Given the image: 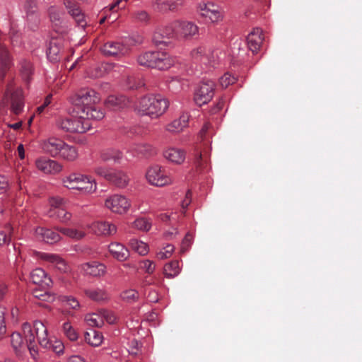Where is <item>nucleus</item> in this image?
I'll return each mask as SVG.
<instances>
[{"label": "nucleus", "instance_id": "f704fd0d", "mask_svg": "<svg viewBox=\"0 0 362 362\" xmlns=\"http://www.w3.org/2000/svg\"><path fill=\"white\" fill-rule=\"evenodd\" d=\"M109 181L112 182L117 187L124 188L127 186L129 178L124 172L116 171L112 173Z\"/></svg>", "mask_w": 362, "mask_h": 362}, {"label": "nucleus", "instance_id": "de8ad7c7", "mask_svg": "<svg viewBox=\"0 0 362 362\" xmlns=\"http://www.w3.org/2000/svg\"><path fill=\"white\" fill-rule=\"evenodd\" d=\"M62 301L64 303L65 306L74 310H78L81 308V305L78 299L72 296H63L62 297Z\"/></svg>", "mask_w": 362, "mask_h": 362}, {"label": "nucleus", "instance_id": "dca6fc26", "mask_svg": "<svg viewBox=\"0 0 362 362\" xmlns=\"http://www.w3.org/2000/svg\"><path fill=\"white\" fill-rule=\"evenodd\" d=\"M36 168L45 174H55L59 173L62 166L56 160L47 158H40L35 160Z\"/></svg>", "mask_w": 362, "mask_h": 362}, {"label": "nucleus", "instance_id": "338daca9", "mask_svg": "<svg viewBox=\"0 0 362 362\" xmlns=\"http://www.w3.org/2000/svg\"><path fill=\"white\" fill-rule=\"evenodd\" d=\"M194 237L190 233H187L182 242V249H187L192 246Z\"/></svg>", "mask_w": 362, "mask_h": 362}, {"label": "nucleus", "instance_id": "6ab92c4d", "mask_svg": "<svg viewBox=\"0 0 362 362\" xmlns=\"http://www.w3.org/2000/svg\"><path fill=\"white\" fill-rule=\"evenodd\" d=\"M163 157L170 163L182 164L185 160L186 153L184 150L177 147H168L163 152Z\"/></svg>", "mask_w": 362, "mask_h": 362}, {"label": "nucleus", "instance_id": "79ce46f5", "mask_svg": "<svg viewBox=\"0 0 362 362\" xmlns=\"http://www.w3.org/2000/svg\"><path fill=\"white\" fill-rule=\"evenodd\" d=\"M206 54V48L204 46H198L191 50L190 57L193 60L204 64Z\"/></svg>", "mask_w": 362, "mask_h": 362}, {"label": "nucleus", "instance_id": "5fc2aeb1", "mask_svg": "<svg viewBox=\"0 0 362 362\" xmlns=\"http://www.w3.org/2000/svg\"><path fill=\"white\" fill-rule=\"evenodd\" d=\"M94 173L100 177H105L107 180H110L112 173L108 168L103 165L95 166L94 168Z\"/></svg>", "mask_w": 362, "mask_h": 362}, {"label": "nucleus", "instance_id": "423d86ee", "mask_svg": "<svg viewBox=\"0 0 362 362\" xmlns=\"http://www.w3.org/2000/svg\"><path fill=\"white\" fill-rule=\"evenodd\" d=\"M69 100L78 113L84 114L86 110L98 103L100 98L94 90L85 88L71 95Z\"/></svg>", "mask_w": 362, "mask_h": 362}, {"label": "nucleus", "instance_id": "393cba45", "mask_svg": "<svg viewBox=\"0 0 362 362\" xmlns=\"http://www.w3.org/2000/svg\"><path fill=\"white\" fill-rule=\"evenodd\" d=\"M262 31L259 28H255L250 32L247 37V46L253 53H257L263 42Z\"/></svg>", "mask_w": 362, "mask_h": 362}, {"label": "nucleus", "instance_id": "e2e57ef3", "mask_svg": "<svg viewBox=\"0 0 362 362\" xmlns=\"http://www.w3.org/2000/svg\"><path fill=\"white\" fill-rule=\"evenodd\" d=\"M10 37L13 45H19L21 44L20 35L18 31H16L14 28L11 25L9 30Z\"/></svg>", "mask_w": 362, "mask_h": 362}, {"label": "nucleus", "instance_id": "680f3d73", "mask_svg": "<svg viewBox=\"0 0 362 362\" xmlns=\"http://www.w3.org/2000/svg\"><path fill=\"white\" fill-rule=\"evenodd\" d=\"M141 268L149 274H151L155 271L156 266L154 263L148 259H146L141 262Z\"/></svg>", "mask_w": 362, "mask_h": 362}, {"label": "nucleus", "instance_id": "7c9ffc66", "mask_svg": "<svg viewBox=\"0 0 362 362\" xmlns=\"http://www.w3.org/2000/svg\"><path fill=\"white\" fill-rule=\"evenodd\" d=\"M100 159L104 162L114 161L115 163H122L123 159L122 153L115 148H107L101 151Z\"/></svg>", "mask_w": 362, "mask_h": 362}, {"label": "nucleus", "instance_id": "4468645a", "mask_svg": "<svg viewBox=\"0 0 362 362\" xmlns=\"http://www.w3.org/2000/svg\"><path fill=\"white\" fill-rule=\"evenodd\" d=\"M105 206L113 213L122 214L128 211L131 206V203L125 196L115 194L108 196L105 199Z\"/></svg>", "mask_w": 362, "mask_h": 362}, {"label": "nucleus", "instance_id": "2eb2a0df", "mask_svg": "<svg viewBox=\"0 0 362 362\" xmlns=\"http://www.w3.org/2000/svg\"><path fill=\"white\" fill-rule=\"evenodd\" d=\"M36 256L50 263L61 273H68L71 271L70 267L66 262L57 254L37 252H36Z\"/></svg>", "mask_w": 362, "mask_h": 362}, {"label": "nucleus", "instance_id": "052dcab7", "mask_svg": "<svg viewBox=\"0 0 362 362\" xmlns=\"http://www.w3.org/2000/svg\"><path fill=\"white\" fill-rule=\"evenodd\" d=\"M5 313L6 308L0 307V338H1L6 332Z\"/></svg>", "mask_w": 362, "mask_h": 362}, {"label": "nucleus", "instance_id": "4d7b16f0", "mask_svg": "<svg viewBox=\"0 0 362 362\" xmlns=\"http://www.w3.org/2000/svg\"><path fill=\"white\" fill-rule=\"evenodd\" d=\"M129 246L130 249H148L149 248V245L137 238H132L129 242Z\"/></svg>", "mask_w": 362, "mask_h": 362}, {"label": "nucleus", "instance_id": "bb28decb", "mask_svg": "<svg viewBox=\"0 0 362 362\" xmlns=\"http://www.w3.org/2000/svg\"><path fill=\"white\" fill-rule=\"evenodd\" d=\"M86 296L90 300L99 303L106 302L110 299V296L105 289L100 288H88L84 291Z\"/></svg>", "mask_w": 362, "mask_h": 362}, {"label": "nucleus", "instance_id": "c756f323", "mask_svg": "<svg viewBox=\"0 0 362 362\" xmlns=\"http://www.w3.org/2000/svg\"><path fill=\"white\" fill-rule=\"evenodd\" d=\"M105 103L108 107L117 110L127 106L129 104V100L124 95H110Z\"/></svg>", "mask_w": 362, "mask_h": 362}, {"label": "nucleus", "instance_id": "a211bd4d", "mask_svg": "<svg viewBox=\"0 0 362 362\" xmlns=\"http://www.w3.org/2000/svg\"><path fill=\"white\" fill-rule=\"evenodd\" d=\"M64 5L68 13L74 18L77 25L82 28L86 25L84 13L76 2L66 0Z\"/></svg>", "mask_w": 362, "mask_h": 362}, {"label": "nucleus", "instance_id": "6e6552de", "mask_svg": "<svg viewBox=\"0 0 362 362\" xmlns=\"http://www.w3.org/2000/svg\"><path fill=\"white\" fill-rule=\"evenodd\" d=\"M34 330L36 334L37 342L40 346L52 350L57 354L64 352V344L59 340H52L48 337L47 328L43 322L39 320L34 322Z\"/></svg>", "mask_w": 362, "mask_h": 362}, {"label": "nucleus", "instance_id": "412c9836", "mask_svg": "<svg viewBox=\"0 0 362 362\" xmlns=\"http://www.w3.org/2000/svg\"><path fill=\"white\" fill-rule=\"evenodd\" d=\"M90 230L95 235H113L117 231L116 226L108 221H95L90 226Z\"/></svg>", "mask_w": 362, "mask_h": 362}, {"label": "nucleus", "instance_id": "c9c22d12", "mask_svg": "<svg viewBox=\"0 0 362 362\" xmlns=\"http://www.w3.org/2000/svg\"><path fill=\"white\" fill-rule=\"evenodd\" d=\"M85 321L90 327H100L104 325V317L101 310L97 313H88L85 316Z\"/></svg>", "mask_w": 362, "mask_h": 362}, {"label": "nucleus", "instance_id": "49530a36", "mask_svg": "<svg viewBox=\"0 0 362 362\" xmlns=\"http://www.w3.org/2000/svg\"><path fill=\"white\" fill-rule=\"evenodd\" d=\"M120 297L122 300L129 303H132L139 300V294L136 289L129 288L122 291Z\"/></svg>", "mask_w": 362, "mask_h": 362}, {"label": "nucleus", "instance_id": "603ef678", "mask_svg": "<svg viewBox=\"0 0 362 362\" xmlns=\"http://www.w3.org/2000/svg\"><path fill=\"white\" fill-rule=\"evenodd\" d=\"M235 81L236 78L229 73L224 74L219 78V83L223 88H226L228 86L233 84Z\"/></svg>", "mask_w": 362, "mask_h": 362}, {"label": "nucleus", "instance_id": "69168bd1", "mask_svg": "<svg viewBox=\"0 0 362 362\" xmlns=\"http://www.w3.org/2000/svg\"><path fill=\"white\" fill-rule=\"evenodd\" d=\"M156 284V278L154 276H146L142 280L141 287L142 289H144V292H146V288L147 286L151 285H155Z\"/></svg>", "mask_w": 362, "mask_h": 362}, {"label": "nucleus", "instance_id": "8fccbe9b", "mask_svg": "<svg viewBox=\"0 0 362 362\" xmlns=\"http://www.w3.org/2000/svg\"><path fill=\"white\" fill-rule=\"evenodd\" d=\"M66 201L60 197H52L49 199V209L47 211H54L58 209L63 208L66 204Z\"/></svg>", "mask_w": 362, "mask_h": 362}, {"label": "nucleus", "instance_id": "e433bc0d", "mask_svg": "<svg viewBox=\"0 0 362 362\" xmlns=\"http://www.w3.org/2000/svg\"><path fill=\"white\" fill-rule=\"evenodd\" d=\"M225 53L221 49L216 48L209 52L206 54V57L204 64H209L211 66H215L225 57Z\"/></svg>", "mask_w": 362, "mask_h": 362}, {"label": "nucleus", "instance_id": "c85d7f7f", "mask_svg": "<svg viewBox=\"0 0 362 362\" xmlns=\"http://www.w3.org/2000/svg\"><path fill=\"white\" fill-rule=\"evenodd\" d=\"M182 4V0H156L153 6L160 12H166L175 10Z\"/></svg>", "mask_w": 362, "mask_h": 362}, {"label": "nucleus", "instance_id": "58836bf2", "mask_svg": "<svg viewBox=\"0 0 362 362\" xmlns=\"http://www.w3.org/2000/svg\"><path fill=\"white\" fill-rule=\"evenodd\" d=\"M85 340L93 346H98L103 342V335L95 330H90L86 333Z\"/></svg>", "mask_w": 362, "mask_h": 362}, {"label": "nucleus", "instance_id": "1a4fd4ad", "mask_svg": "<svg viewBox=\"0 0 362 362\" xmlns=\"http://www.w3.org/2000/svg\"><path fill=\"white\" fill-rule=\"evenodd\" d=\"M197 10L202 18L212 24H218L224 18V11L212 1H200Z\"/></svg>", "mask_w": 362, "mask_h": 362}, {"label": "nucleus", "instance_id": "cd10ccee", "mask_svg": "<svg viewBox=\"0 0 362 362\" xmlns=\"http://www.w3.org/2000/svg\"><path fill=\"white\" fill-rule=\"evenodd\" d=\"M62 51L61 42L57 39H52L47 49V59L52 62L60 59V54Z\"/></svg>", "mask_w": 362, "mask_h": 362}, {"label": "nucleus", "instance_id": "f257e3e1", "mask_svg": "<svg viewBox=\"0 0 362 362\" xmlns=\"http://www.w3.org/2000/svg\"><path fill=\"white\" fill-rule=\"evenodd\" d=\"M170 105L169 100L160 94H146L138 99L134 106L136 115L156 119L163 115Z\"/></svg>", "mask_w": 362, "mask_h": 362}, {"label": "nucleus", "instance_id": "c03bdc74", "mask_svg": "<svg viewBox=\"0 0 362 362\" xmlns=\"http://www.w3.org/2000/svg\"><path fill=\"white\" fill-rule=\"evenodd\" d=\"M124 88L128 90H134L137 89L142 86H144L143 81L135 76H129L127 77L124 83Z\"/></svg>", "mask_w": 362, "mask_h": 362}, {"label": "nucleus", "instance_id": "ea45409f", "mask_svg": "<svg viewBox=\"0 0 362 362\" xmlns=\"http://www.w3.org/2000/svg\"><path fill=\"white\" fill-rule=\"evenodd\" d=\"M81 115H84L85 119H88L89 122L90 119L100 120L105 117L104 112L100 108H96L94 105L89 107L84 114Z\"/></svg>", "mask_w": 362, "mask_h": 362}, {"label": "nucleus", "instance_id": "4be33fe9", "mask_svg": "<svg viewBox=\"0 0 362 362\" xmlns=\"http://www.w3.org/2000/svg\"><path fill=\"white\" fill-rule=\"evenodd\" d=\"M153 151V147L151 145L146 143L136 144L132 145L129 150L127 151V153L129 156H125L126 160H130L135 156H147L151 153Z\"/></svg>", "mask_w": 362, "mask_h": 362}, {"label": "nucleus", "instance_id": "37998d69", "mask_svg": "<svg viewBox=\"0 0 362 362\" xmlns=\"http://www.w3.org/2000/svg\"><path fill=\"white\" fill-rule=\"evenodd\" d=\"M62 331L64 334L72 341H75L78 338V333L76 329L71 325V322H65L62 325Z\"/></svg>", "mask_w": 362, "mask_h": 362}, {"label": "nucleus", "instance_id": "20e7f679", "mask_svg": "<svg viewBox=\"0 0 362 362\" xmlns=\"http://www.w3.org/2000/svg\"><path fill=\"white\" fill-rule=\"evenodd\" d=\"M199 28L192 21H175L161 30L163 38L189 40L199 35Z\"/></svg>", "mask_w": 362, "mask_h": 362}, {"label": "nucleus", "instance_id": "bf43d9fd", "mask_svg": "<svg viewBox=\"0 0 362 362\" xmlns=\"http://www.w3.org/2000/svg\"><path fill=\"white\" fill-rule=\"evenodd\" d=\"M49 18L50 21L55 26H58L62 23L60 13L57 9L54 8H52L49 10Z\"/></svg>", "mask_w": 362, "mask_h": 362}, {"label": "nucleus", "instance_id": "2f4dec72", "mask_svg": "<svg viewBox=\"0 0 362 362\" xmlns=\"http://www.w3.org/2000/svg\"><path fill=\"white\" fill-rule=\"evenodd\" d=\"M45 214L48 217L57 220L62 223H67L72 218V214L69 211H67L64 207L62 209H58L54 211H47Z\"/></svg>", "mask_w": 362, "mask_h": 362}, {"label": "nucleus", "instance_id": "ddd939ff", "mask_svg": "<svg viewBox=\"0 0 362 362\" xmlns=\"http://www.w3.org/2000/svg\"><path fill=\"white\" fill-rule=\"evenodd\" d=\"M134 44V40L130 37H125L121 42H108L102 47L101 51L108 57H116L126 54L129 47Z\"/></svg>", "mask_w": 362, "mask_h": 362}, {"label": "nucleus", "instance_id": "4c0bfd02", "mask_svg": "<svg viewBox=\"0 0 362 362\" xmlns=\"http://www.w3.org/2000/svg\"><path fill=\"white\" fill-rule=\"evenodd\" d=\"M57 230L66 237L75 240H79L85 236L84 232L75 228L58 227Z\"/></svg>", "mask_w": 362, "mask_h": 362}, {"label": "nucleus", "instance_id": "0eeeda50", "mask_svg": "<svg viewBox=\"0 0 362 362\" xmlns=\"http://www.w3.org/2000/svg\"><path fill=\"white\" fill-rule=\"evenodd\" d=\"M56 126L64 132L82 134L91 128V123L81 114L78 117L59 118Z\"/></svg>", "mask_w": 362, "mask_h": 362}, {"label": "nucleus", "instance_id": "9d476101", "mask_svg": "<svg viewBox=\"0 0 362 362\" xmlns=\"http://www.w3.org/2000/svg\"><path fill=\"white\" fill-rule=\"evenodd\" d=\"M147 182L156 187H164L173 182L172 177L160 165H155L148 168L146 173Z\"/></svg>", "mask_w": 362, "mask_h": 362}, {"label": "nucleus", "instance_id": "5701e85b", "mask_svg": "<svg viewBox=\"0 0 362 362\" xmlns=\"http://www.w3.org/2000/svg\"><path fill=\"white\" fill-rule=\"evenodd\" d=\"M81 268L86 274L93 277L102 276L106 272L105 266L98 262L84 263L81 265Z\"/></svg>", "mask_w": 362, "mask_h": 362}, {"label": "nucleus", "instance_id": "473e14b6", "mask_svg": "<svg viewBox=\"0 0 362 362\" xmlns=\"http://www.w3.org/2000/svg\"><path fill=\"white\" fill-rule=\"evenodd\" d=\"M58 156L67 161H74L78 158V153L75 146L69 145L64 142V146L61 148L60 153H59Z\"/></svg>", "mask_w": 362, "mask_h": 362}, {"label": "nucleus", "instance_id": "a19ab883", "mask_svg": "<svg viewBox=\"0 0 362 362\" xmlns=\"http://www.w3.org/2000/svg\"><path fill=\"white\" fill-rule=\"evenodd\" d=\"M20 71L23 80L28 81L33 72L32 64L25 59L21 60L20 62Z\"/></svg>", "mask_w": 362, "mask_h": 362}, {"label": "nucleus", "instance_id": "f3484780", "mask_svg": "<svg viewBox=\"0 0 362 362\" xmlns=\"http://www.w3.org/2000/svg\"><path fill=\"white\" fill-rule=\"evenodd\" d=\"M64 141L60 139L52 137L44 140L41 143L42 148L44 152L49 154L52 157L58 156L61 148L64 146Z\"/></svg>", "mask_w": 362, "mask_h": 362}, {"label": "nucleus", "instance_id": "f03ea898", "mask_svg": "<svg viewBox=\"0 0 362 362\" xmlns=\"http://www.w3.org/2000/svg\"><path fill=\"white\" fill-rule=\"evenodd\" d=\"M22 332L25 343L19 332H13L11 336V343L13 349L18 353L27 348L32 357L36 358L38 355V347L35 341L37 337L34 330V324L31 326L28 322L23 323Z\"/></svg>", "mask_w": 362, "mask_h": 362}, {"label": "nucleus", "instance_id": "6e6d98bb", "mask_svg": "<svg viewBox=\"0 0 362 362\" xmlns=\"http://www.w3.org/2000/svg\"><path fill=\"white\" fill-rule=\"evenodd\" d=\"M16 249V246L11 242V237L4 232H0V247H10Z\"/></svg>", "mask_w": 362, "mask_h": 362}, {"label": "nucleus", "instance_id": "39448f33", "mask_svg": "<svg viewBox=\"0 0 362 362\" xmlns=\"http://www.w3.org/2000/svg\"><path fill=\"white\" fill-rule=\"evenodd\" d=\"M64 187L70 189H77L83 194H92L97 189V183L88 175L73 173L62 178Z\"/></svg>", "mask_w": 362, "mask_h": 362}, {"label": "nucleus", "instance_id": "864d4df0", "mask_svg": "<svg viewBox=\"0 0 362 362\" xmlns=\"http://www.w3.org/2000/svg\"><path fill=\"white\" fill-rule=\"evenodd\" d=\"M33 297L42 301H51L54 296L45 291L35 290L33 292Z\"/></svg>", "mask_w": 362, "mask_h": 362}, {"label": "nucleus", "instance_id": "b1692460", "mask_svg": "<svg viewBox=\"0 0 362 362\" xmlns=\"http://www.w3.org/2000/svg\"><path fill=\"white\" fill-rule=\"evenodd\" d=\"M189 119V115L187 112H184L179 118L168 124L165 127V129L170 133H179L188 126Z\"/></svg>", "mask_w": 362, "mask_h": 362}, {"label": "nucleus", "instance_id": "3c124183", "mask_svg": "<svg viewBox=\"0 0 362 362\" xmlns=\"http://www.w3.org/2000/svg\"><path fill=\"white\" fill-rule=\"evenodd\" d=\"M167 82L168 88L173 92L180 91L184 83L183 81L177 76L171 77Z\"/></svg>", "mask_w": 362, "mask_h": 362}, {"label": "nucleus", "instance_id": "a18cd8bd", "mask_svg": "<svg viewBox=\"0 0 362 362\" xmlns=\"http://www.w3.org/2000/svg\"><path fill=\"white\" fill-rule=\"evenodd\" d=\"M180 273L179 262L173 261L166 264L164 267V274L168 278H173Z\"/></svg>", "mask_w": 362, "mask_h": 362}, {"label": "nucleus", "instance_id": "09e8293b", "mask_svg": "<svg viewBox=\"0 0 362 362\" xmlns=\"http://www.w3.org/2000/svg\"><path fill=\"white\" fill-rule=\"evenodd\" d=\"M134 228L142 231H148L151 228V222L146 218H138L133 222Z\"/></svg>", "mask_w": 362, "mask_h": 362}, {"label": "nucleus", "instance_id": "7ed1b4c3", "mask_svg": "<svg viewBox=\"0 0 362 362\" xmlns=\"http://www.w3.org/2000/svg\"><path fill=\"white\" fill-rule=\"evenodd\" d=\"M136 61L140 66L166 70L174 66L177 59L165 52L147 51L139 54Z\"/></svg>", "mask_w": 362, "mask_h": 362}, {"label": "nucleus", "instance_id": "9b49d317", "mask_svg": "<svg viewBox=\"0 0 362 362\" xmlns=\"http://www.w3.org/2000/svg\"><path fill=\"white\" fill-rule=\"evenodd\" d=\"M3 107L11 106V110L15 115L20 114L24 107L22 90L17 88L13 90L11 86H9L4 95L1 102Z\"/></svg>", "mask_w": 362, "mask_h": 362}, {"label": "nucleus", "instance_id": "72a5a7b5", "mask_svg": "<svg viewBox=\"0 0 362 362\" xmlns=\"http://www.w3.org/2000/svg\"><path fill=\"white\" fill-rule=\"evenodd\" d=\"M11 66V60L6 48L0 43V76L4 77L6 69Z\"/></svg>", "mask_w": 362, "mask_h": 362}, {"label": "nucleus", "instance_id": "0e129e2a", "mask_svg": "<svg viewBox=\"0 0 362 362\" xmlns=\"http://www.w3.org/2000/svg\"><path fill=\"white\" fill-rule=\"evenodd\" d=\"M134 18L141 22H146L148 19V14L146 11L139 10L134 13Z\"/></svg>", "mask_w": 362, "mask_h": 362}, {"label": "nucleus", "instance_id": "a878e982", "mask_svg": "<svg viewBox=\"0 0 362 362\" xmlns=\"http://www.w3.org/2000/svg\"><path fill=\"white\" fill-rule=\"evenodd\" d=\"M35 235L38 238L49 244L57 243L61 240V236L59 233L43 227L37 228L35 229Z\"/></svg>", "mask_w": 362, "mask_h": 362}, {"label": "nucleus", "instance_id": "774afa93", "mask_svg": "<svg viewBox=\"0 0 362 362\" xmlns=\"http://www.w3.org/2000/svg\"><path fill=\"white\" fill-rule=\"evenodd\" d=\"M101 311L103 317H104V322L107 321L109 324H113L115 322L116 317L112 313L107 310H101Z\"/></svg>", "mask_w": 362, "mask_h": 362}, {"label": "nucleus", "instance_id": "aec40b11", "mask_svg": "<svg viewBox=\"0 0 362 362\" xmlns=\"http://www.w3.org/2000/svg\"><path fill=\"white\" fill-rule=\"evenodd\" d=\"M30 279L35 284H37L44 288H49L52 285V281L47 276L45 271L41 268H36L30 272Z\"/></svg>", "mask_w": 362, "mask_h": 362}, {"label": "nucleus", "instance_id": "13d9d810", "mask_svg": "<svg viewBox=\"0 0 362 362\" xmlns=\"http://www.w3.org/2000/svg\"><path fill=\"white\" fill-rule=\"evenodd\" d=\"M112 256L118 261H124L128 259L130 254L129 250H110Z\"/></svg>", "mask_w": 362, "mask_h": 362}, {"label": "nucleus", "instance_id": "f8f14e48", "mask_svg": "<svg viewBox=\"0 0 362 362\" xmlns=\"http://www.w3.org/2000/svg\"><path fill=\"white\" fill-rule=\"evenodd\" d=\"M215 83L210 79L200 82L194 91V100L199 106L208 103L214 97Z\"/></svg>", "mask_w": 362, "mask_h": 362}]
</instances>
